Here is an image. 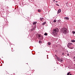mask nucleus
<instances>
[{"label": "nucleus", "instance_id": "1", "mask_svg": "<svg viewBox=\"0 0 75 75\" xmlns=\"http://www.w3.org/2000/svg\"><path fill=\"white\" fill-rule=\"evenodd\" d=\"M58 31H59L58 28H56L55 29H54L53 30V32H52L53 35L54 36H56L57 34V33H58Z\"/></svg>", "mask_w": 75, "mask_h": 75}, {"label": "nucleus", "instance_id": "2", "mask_svg": "<svg viewBox=\"0 0 75 75\" xmlns=\"http://www.w3.org/2000/svg\"><path fill=\"white\" fill-rule=\"evenodd\" d=\"M61 31L62 33L67 34V29L66 28H62Z\"/></svg>", "mask_w": 75, "mask_h": 75}, {"label": "nucleus", "instance_id": "3", "mask_svg": "<svg viewBox=\"0 0 75 75\" xmlns=\"http://www.w3.org/2000/svg\"><path fill=\"white\" fill-rule=\"evenodd\" d=\"M61 9H59L57 11V14H59V13H60L61 12Z\"/></svg>", "mask_w": 75, "mask_h": 75}, {"label": "nucleus", "instance_id": "4", "mask_svg": "<svg viewBox=\"0 0 75 75\" xmlns=\"http://www.w3.org/2000/svg\"><path fill=\"white\" fill-rule=\"evenodd\" d=\"M70 73H71V72L68 73L67 75H72V74Z\"/></svg>", "mask_w": 75, "mask_h": 75}, {"label": "nucleus", "instance_id": "5", "mask_svg": "<svg viewBox=\"0 0 75 75\" xmlns=\"http://www.w3.org/2000/svg\"><path fill=\"white\" fill-rule=\"evenodd\" d=\"M34 30H35V28H33V29H30V31H34Z\"/></svg>", "mask_w": 75, "mask_h": 75}, {"label": "nucleus", "instance_id": "6", "mask_svg": "<svg viewBox=\"0 0 75 75\" xmlns=\"http://www.w3.org/2000/svg\"><path fill=\"white\" fill-rule=\"evenodd\" d=\"M44 19L43 18H40V21H42V20H43Z\"/></svg>", "mask_w": 75, "mask_h": 75}, {"label": "nucleus", "instance_id": "7", "mask_svg": "<svg viewBox=\"0 0 75 75\" xmlns=\"http://www.w3.org/2000/svg\"><path fill=\"white\" fill-rule=\"evenodd\" d=\"M37 23V22H34L33 24V25H35V24H36Z\"/></svg>", "mask_w": 75, "mask_h": 75}, {"label": "nucleus", "instance_id": "8", "mask_svg": "<svg viewBox=\"0 0 75 75\" xmlns=\"http://www.w3.org/2000/svg\"><path fill=\"white\" fill-rule=\"evenodd\" d=\"M66 20H69V18L68 17H65L64 18Z\"/></svg>", "mask_w": 75, "mask_h": 75}, {"label": "nucleus", "instance_id": "9", "mask_svg": "<svg viewBox=\"0 0 75 75\" xmlns=\"http://www.w3.org/2000/svg\"><path fill=\"white\" fill-rule=\"evenodd\" d=\"M46 24V22H45L42 24V25H44V24Z\"/></svg>", "mask_w": 75, "mask_h": 75}, {"label": "nucleus", "instance_id": "10", "mask_svg": "<svg viewBox=\"0 0 75 75\" xmlns=\"http://www.w3.org/2000/svg\"><path fill=\"white\" fill-rule=\"evenodd\" d=\"M57 59L59 61H60V59L58 57H57Z\"/></svg>", "mask_w": 75, "mask_h": 75}, {"label": "nucleus", "instance_id": "11", "mask_svg": "<svg viewBox=\"0 0 75 75\" xmlns=\"http://www.w3.org/2000/svg\"><path fill=\"white\" fill-rule=\"evenodd\" d=\"M60 62H63V59H60Z\"/></svg>", "mask_w": 75, "mask_h": 75}, {"label": "nucleus", "instance_id": "12", "mask_svg": "<svg viewBox=\"0 0 75 75\" xmlns=\"http://www.w3.org/2000/svg\"><path fill=\"white\" fill-rule=\"evenodd\" d=\"M72 43H68V45H72Z\"/></svg>", "mask_w": 75, "mask_h": 75}, {"label": "nucleus", "instance_id": "13", "mask_svg": "<svg viewBox=\"0 0 75 75\" xmlns=\"http://www.w3.org/2000/svg\"><path fill=\"white\" fill-rule=\"evenodd\" d=\"M69 49H73L74 48V47H69Z\"/></svg>", "mask_w": 75, "mask_h": 75}, {"label": "nucleus", "instance_id": "14", "mask_svg": "<svg viewBox=\"0 0 75 75\" xmlns=\"http://www.w3.org/2000/svg\"><path fill=\"white\" fill-rule=\"evenodd\" d=\"M71 42H75V40H71Z\"/></svg>", "mask_w": 75, "mask_h": 75}, {"label": "nucleus", "instance_id": "15", "mask_svg": "<svg viewBox=\"0 0 75 75\" xmlns=\"http://www.w3.org/2000/svg\"><path fill=\"white\" fill-rule=\"evenodd\" d=\"M48 35V34H47V33H45V34H44V35Z\"/></svg>", "mask_w": 75, "mask_h": 75}, {"label": "nucleus", "instance_id": "16", "mask_svg": "<svg viewBox=\"0 0 75 75\" xmlns=\"http://www.w3.org/2000/svg\"><path fill=\"white\" fill-rule=\"evenodd\" d=\"M48 44L49 45H51V43L50 42H48Z\"/></svg>", "mask_w": 75, "mask_h": 75}, {"label": "nucleus", "instance_id": "17", "mask_svg": "<svg viewBox=\"0 0 75 75\" xmlns=\"http://www.w3.org/2000/svg\"><path fill=\"white\" fill-rule=\"evenodd\" d=\"M38 12H41V10L40 9H39L38 10Z\"/></svg>", "mask_w": 75, "mask_h": 75}, {"label": "nucleus", "instance_id": "18", "mask_svg": "<svg viewBox=\"0 0 75 75\" xmlns=\"http://www.w3.org/2000/svg\"><path fill=\"white\" fill-rule=\"evenodd\" d=\"M54 23H56L57 22V20H54Z\"/></svg>", "mask_w": 75, "mask_h": 75}, {"label": "nucleus", "instance_id": "19", "mask_svg": "<svg viewBox=\"0 0 75 75\" xmlns=\"http://www.w3.org/2000/svg\"><path fill=\"white\" fill-rule=\"evenodd\" d=\"M39 37H41V35H38Z\"/></svg>", "mask_w": 75, "mask_h": 75}, {"label": "nucleus", "instance_id": "20", "mask_svg": "<svg viewBox=\"0 0 75 75\" xmlns=\"http://www.w3.org/2000/svg\"><path fill=\"white\" fill-rule=\"evenodd\" d=\"M72 33H73V34H75V31H73Z\"/></svg>", "mask_w": 75, "mask_h": 75}, {"label": "nucleus", "instance_id": "21", "mask_svg": "<svg viewBox=\"0 0 75 75\" xmlns=\"http://www.w3.org/2000/svg\"><path fill=\"white\" fill-rule=\"evenodd\" d=\"M62 55H64V53H62Z\"/></svg>", "mask_w": 75, "mask_h": 75}, {"label": "nucleus", "instance_id": "22", "mask_svg": "<svg viewBox=\"0 0 75 75\" xmlns=\"http://www.w3.org/2000/svg\"><path fill=\"white\" fill-rule=\"evenodd\" d=\"M56 6H59V5H58V4H56Z\"/></svg>", "mask_w": 75, "mask_h": 75}, {"label": "nucleus", "instance_id": "23", "mask_svg": "<svg viewBox=\"0 0 75 75\" xmlns=\"http://www.w3.org/2000/svg\"><path fill=\"white\" fill-rule=\"evenodd\" d=\"M67 55H68V56H69V54H67Z\"/></svg>", "mask_w": 75, "mask_h": 75}, {"label": "nucleus", "instance_id": "24", "mask_svg": "<svg viewBox=\"0 0 75 75\" xmlns=\"http://www.w3.org/2000/svg\"><path fill=\"white\" fill-rule=\"evenodd\" d=\"M55 1V0H53V1Z\"/></svg>", "mask_w": 75, "mask_h": 75}, {"label": "nucleus", "instance_id": "25", "mask_svg": "<svg viewBox=\"0 0 75 75\" xmlns=\"http://www.w3.org/2000/svg\"><path fill=\"white\" fill-rule=\"evenodd\" d=\"M57 55H55V57H57Z\"/></svg>", "mask_w": 75, "mask_h": 75}, {"label": "nucleus", "instance_id": "26", "mask_svg": "<svg viewBox=\"0 0 75 75\" xmlns=\"http://www.w3.org/2000/svg\"><path fill=\"white\" fill-rule=\"evenodd\" d=\"M56 3H57L58 2V1H56Z\"/></svg>", "mask_w": 75, "mask_h": 75}, {"label": "nucleus", "instance_id": "27", "mask_svg": "<svg viewBox=\"0 0 75 75\" xmlns=\"http://www.w3.org/2000/svg\"><path fill=\"white\" fill-rule=\"evenodd\" d=\"M37 35H38V34H37Z\"/></svg>", "mask_w": 75, "mask_h": 75}, {"label": "nucleus", "instance_id": "28", "mask_svg": "<svg viewBox=\"0 0 75 75\" xmlns=\"http://www.w3.org/2000/svg\"><path fill=\"white\" fill-rule=\"evenodd\" d=\"M67 46L68 47H69L68 46Z\"/></svg>", "mask_w": 75, "mask_h": 75}]
</instances>
